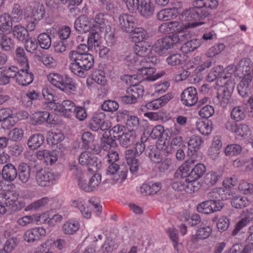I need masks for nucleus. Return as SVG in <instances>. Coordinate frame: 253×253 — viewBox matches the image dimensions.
Listing matches in <instances>:
<instances>
[{
  "label": "nucleus",
  "instance_id": "obj_41",
  "mask_svg": "<svg viewBox=\"0 0 253 253\" xmlns=\"http://www.w3.org/2000/svg\"><path fill=\"white\" fill-rule=\"evenodd\" d=\"M80 224L77 221H68L66 222L62 226V231L67 235H73L79 229Z\"/></svg>",
  "mask_w": 253,
  "mask_h": 253
},
{
  "label": "nucleus",
  "instance_id": "obj_40",
  "mask_svg": "<svg viewBox=\"0 0 253 253\" xmlns=\"http://www.w3.org/2000/svg\"><path fill=\"white\" fill-rule=\"evenodd\" d=\"M12 111L10 110H4V114H6L2 117L1 122V127L4 129H9L15 124V121L12 116Z\"/></svg>",
  "mask_w": 253,
  "mask_h": 253
},
{
  "label": "nucleus",
  "instance_id": "obj_59",
  "mask_svg": "<svg viewBox=\"0 0 253 253\" xmlns=\"http://www.w3.org/2000/svg\"><path fill=\"white\" fill-rule=\"evenodd\" d=\"M82 140L83 148L86 150H89L90 144L93 143L94 136L90 132L86 131L82 134Z\"/></svg>",
  "mask_w": 253,
  "mask_h": 253
},
{
  "label": "nucleus",
  "instance_id": "obj_8",
  "mask_svg": "<svg viewBox=\"0 0 253 253\" xmlns=\"http://www.w3.org/2000/svg\"><path fill=\"white\" fill-rule=\"evenodd\" d=\"M58 178V174H55L52 171L49 169H40L37 171L36 175L37 183L42 187L50 186Z\"/></svg>",
  "mask_w": 253,
  "mask_h": 253
},
{
  "label": "nucleus",
  "instance_id": "obj_16",
  "mask_svg": "<svg viewBox=\"0 0 253 253\" xmlns=\"http://www.w3.org/2000/svg\"><path fill=\"white\" fill-rule=\"evenodd\" d=\"M137 135L134 131H128L117 136L120 145L125 148L131 146L135 142Z\"/></svg>",
  "mask_w": 253,
  "mask_h": 253
},
{
  "label": "nucleus",
  "instance_id": "obj_53",
  "mask_svg": "<svg viewBox=\"0 0 253 253\" xmlns=\"http://www.w3.org/2000/svg\"><path fill=\"white\" fill-rule=\"evenodd\" d=\"M196 127L197 129L204 135H208L212 130L211 123L209 121H207V122L202 121L197 123Z\"/></svg>",
  "mask_w": 253,
  "mask_h": 253
},
{
  "label": "nucleus",
  "instance_id": "obj_20",
  "mask_svg": "<svg viewBox=\"0 0 253 253\" xmlns=\"http://www.w3.org/2000/svg\"><path fill=\"white\" fill-rule=\"evenodd\" d=\"M18 176L22 183L28 184L31 179V168L26 163H22L18 166Z\"/></svg>",
  "mask_w": 253,
  "mask_h": 253
},
{
  "label": "nucleus",
  "instance_id": "obj_32",
  "mask_svg": "<svg viewBox=\"0 0 253 253\" xmlns=\"http://www.w3.org/2000/svg\"><path fill=\"white\" fill-rule=\"evenodd\" d=\"M11 31L13 37L19 41L24 42L29 37L28 30L21 25L14 26Z\"/></svg>",
  "mask_w": 253,
  "mask_h": 253
},
{
  "label": "nucleus",
  "instance_id": "obj_39",
  "mask_svg": "<svg viewBox=\"0 0 253 253\" xmlns=\"http://www.w3.org/2000/svg\"><path fill=\"white\" fill-rule=\"evenodd\" d=\"M94 22L95 24L91 26V29L103 32L106 28V19L104 14L102 13L97 14L94 17Z\"/></svg>",
  "mask_w": 253,
  "mask_h": 253
},
{
  "label": "nucleus",
  "instance_id": "obj_12",
  "mask_svg": "<svg viewBox=\"0 0 253 253\" xmlns=\"http://www.w3.org/2000/svg\"><path fill=\"white\" fill-rule=\"evenodd\" d=\"M119 25L121 29L125 32L131 33L137 26L135 18L131 15L124 13L119 16Z\"/></svg>",
  "mask_w": 253,
  "mask_h": 253
},
{
  "label": "nucleus",
  "instance_id": "obj_55",
  "mask_svg": "<svg viewBox=\"0 0 253 253\" xmlns=\"http://www.w3.org/2000/svg\"><path fill=\"white\" fill-rule=\"evenodd\" d=\"M119 106L117 102L112 100H107L103 102L101 108L104 111L113 113L118 109Z\"/></svg>",
  "mask_w": 253,
  "mask_h": 253
},
{
  "label": "nucleus",
  "instance_id": "obj_5",
  "mask_svg": "<svg viewBox=\"0 0 253 253\" xmlns=\"http://www.w3.org/2000/svg\"><path fill=\"white\" fill-rule=\"evenodd\" d=\"M180 42L179 36L173 34L168 36L157 41L154 46L155 51L160 55H164L170 48Z\"/></svg>",
  "mask_w": 253,
  "mask_h": 253
},
{
  "label": "nucleus",
  "instance_id": "obj_17",
  "mask_svg": "<svg viewBox=\"0 0 253 253\" xmlns=\"http://www.w3.org/2000/svg\"><path fill=\"white\" fill-rule=\"evenodd\" d=\"M171 93H168L160 98L155 99L146 104V107L149 110H157L165 106L172 98Z\"/></svg>",
  "mask_w": 253,
  "mask_h": 253
},
{
  "label": "nucleus",
  "instance_id": "obj_46",
  "mask_svg": "<svg viewBox=\"0 0 253 253\" xmlns=\"http://www.w3.org/2000/svg\"><path fill=\"white\" fill-rule=\"evenodd\" d=\"M38 43L41 48L48 49L51 44V40L49 35L46 33L40 34L38 37Z\"/></svg>",
  "mask_w": 253,
  "mask_h": 253
},
{
  "label": "nucleus",
  "instance_id": "obj_13",
  "mask_svg": "<svg viewBox=\"0 0 253 253\" xmlns=\"http://www.w3.org/2000/svg\"><path fill=\"white\" fill-rule=\"evenodd\" d=\"M91 26L88 17L84 14L80 15L74 23V28L80 34L85 33L91 31Z\"/></svg>",
  "mask_w": 253,
  "mask_h": 253
},
{
  "label": "nucleus",
  "instance_id": "obj_14",
  "mask_svg": "<svg viewBox=\"0 0 253 253\" xmlns=\"http://www.w3.org/2000/svg\"><path fill=\"white\" fill-rule=\"evenodd\" d=\"M203 142L201 137L196 135L191 136L188 142V156L195 158V156L197 155V153Z\"/></svg>",
  "mask_w": 253,
  "mask_h": 253
},
{
  "label": "nucleus",
  "instance_id": "obj_19",
  "mask_svg": "<svg viewBox=\"0 0 253 253\" xmlns=\"http://www.w3.org/2000/svg\"><path fill=\"white\" fill-rule=\"evenodd\" d=\"M18 169L11 163L5 165L2 168L1 175L2 178L6 181H14L18 175Z\"/></svg>",
  "mask_w": 253,
  "mask_h": 253
},
{
  "label": "nucleus",
  "instance_id": "obj_34",
  "mask_svg": "<svg viewBox=\"0 0 253 253\" xmlns=\"http://www.w3.org/2000/svg\"><path fill=\"white\" fill-rule=\"evenodd\" d=\"M129 33L131 34L132 40L135 42L140 43L149 37L147 32L144 29L137 27V26H135L132 31Z\"/></svg>",
  "mask_w": 253,
  "mask_h": 253
},
{
  "label": "nucleus",
  "instance_id": "obj_30",
  "mask_svg": "<svg viewBox=\"0 0 253 253\" xmlns=\"http://www.w3.org/2000/svg\"><path fill=\"white\" fill-rule=\"evenodd\" d=\"M14 59L26 70L29 69L28 58L23 47H18L15 52Z\"/></svg>",
  "mask_w": 253,
  "mask_h": 253
},
{
  "label": "nucleus",
  "instance_id": "obj_10",
  "mask_svg": "<svg viewBox=\"0 0 253 253\" xmlns=\"http://www.w3.org/2000/svg\"><path fill=\"white\" fill-rule=\"evenodd\" d=\"M181 101L187 106L194 105L198 101V93L195 87L193 86L185 88L180 95Z\"/></svg>",
  "mask_w": 253,
  "mask_h": 253
},
{
  "label": "nucleus",
  "instance_id": "obj_15",
  "mask_svg": "<svg viewBox=\"0 0 253 253\" xmlns=\"http://www.w3.org/2000/svg\"><path fill=\"white\" fill-rule=\"evenodd\" d=\"M46 231L43 227H37L26 231L24 234V240L29 243L40 240L45 236Z\"/></svg>",
  "mask_w": 253,
  "mask_h": 253
},
{
  "label": "nucleus",
  "instance_id": "obj_54",
  "mask_svg": "<svg viewBox=\"0 0 253 253\" xmlns=\"http://www.w3.org/2000/svg\"><path fill=\"white\" fill-rule=\"evenodd\" d=\"M242 147L238 144L228 145L225 148V154L227 156H233L239 154L242 151Z\"/></svg>",
  "mask_w": 253,
  "mask_h": 253
},
{
  "label": "nucleus",
  "instance_id": "obj_49",
  "mask_svg": "<svg viewBox=\"0 0 253 253\" xmlns=\"http://www.w3.org/2000/svg\"><path fill=\"white\" fill-rule=\"evenodd\" d=\"M64 76L57 73H51L48 76L49 82L54 86L60 89L63 83Z\"/></svg>",
  "mask_w": 253,
  "mask_h": 253
},
{
  "label": "nucleus",
  "instance_id": "obj_33",
  "mask_svg": "<svg viewBox=\"0 0 253 253\" xmlns=\"http://www.w3.org/2000/svg\"><path fill=\"white\" fill-rule=\"evenodd\" d=\"M172 188L175 191H185L186 193H188L195 191V186H193L192 183L186 181V180L185 181L179 180L174 182L172 184Z\"/></svg>",
  "mask_w": 253,
  "mask_h": 253
},
{
  "label": "nucleus",
  "instance_id": "obj_9",
  "mask_svg": "<svg viewBox=\"0 0 253 253\" xmlns=\"http://www.w3.org/2000/svg\"><path fill=\"white\" fill-rule=\"evenodd\" d=\"M224 207L221 201L206 200L197 206V211L204 214H210L220 211Z\"/></svg>",
  "mask_w": 253,
  "mask_h": 253
},
{
  "label": "nucleus",
  "instance_id": "obj_60",
  "mask_svg": "<svg viewBox=\"0 0 253 253\" xmlns=\"http://www.w3.org/2000/svg\"><path fill=\"white\" fill-rule=\"evenodd\" d=\"M252 228L253 226L249 228L250 235L246 240L248 244L243 249L241 247V253H251L253 251V232H251Z\"/></svg>",
  "mask_w": 253,
  "mask_h": 253
},
{
  "label": "nucleus",
  "instance_id": "obj_1",
  "mask_svg": "<svg viewBox=\"0 0 253 253\" xmlns=\"http://www.w3.org/2000/svg\"><path fill=\"white\" fill-rule=\"evenodd\" d=\"M194 7L186 9L179 16L181 21L190 22L203 20L211 13V10L215 8L218 2L215 0H196Z\"/></svg>",
  "mask_w": 253,
  "mask_h": 253
},
{
  "label": "nucleus",
  "instance_id": "obj_64",
  "mask_svg": "<svg viewBox=\"0 0 253 253\" xmlns=\"http://www.w3.org/2000/svg\"><path fill=\"white\" fill-rule=\"evenodd\" d=\"M164 132L165 129L164 126L162 125H157L153 128L150 133V136L153 139H158L162 141Z\"/></svg>",
  "mask_w": 253,
  "mask_h": 253
},
{
  "label": "nucleus",
  "instance_id": "obj_27",
  "mask_svg": "<svg viewBox=\"0 0 253 253\" xmlns=\"http://www.w3.org/2000/svg\"><path fill=\"white\" fill-rule=\"evenodd\" d=\"M156 70L151 65L144 66L143 68L138 69V74L146 76V81H154L160 77L158 74H155Z\"/></svg>",
  "mask_w": 253,
  "mask_h": 253
},
{
  "label": "nucleus",
  "instance_id": "obj_24",
  "mask_svg": "<svg viewBox=\"0 0 253 253\" xmlns=\"http://www.w3.org/2000/svg\"><path fill=\"white\" fill-rule=\"evenodd\" d=\"M38 158L44 160L47 165H51L57 160V154L56 151H51L47 150L39 151L37 153Z\"/></svg>",
  "mask_w": 253,
  "mask_h": 253
},
{
  "label": "nucleus",
  "instance_id": "obj_37",
  "mask_svg": "<svg viewBox=\"0 0 253 253\" xmlns=\"http://www.w3.org/2000/svg\"><path fill=\"white\" fill-rule=\"evenodd\" d=\"M77 84L75 80L66 75L64 76V79L60 90L65 92L72 93L76 90Z\"/></svg>",
  "mask_w": 253,
  "mask_h": 253
},
{
  "label": "nucleus",
  "instance_id": "obj_22",
  "mask_svg": "<svg viewBox=\"0 0 253 253\" xmlns=\"http://www.w3.org/2000/svg\"><path fill=\"white\" fill-rule=\"evenodd\" d=\"M170 29L173 32L183 33L186 32V30L190 27H195L197 26L203 24L204 23L201 22H196L192 23H188L185 25L183 24L181 22L172 21L168 22Z\"/></svg>",
  "mask_w": 253,
  "mask_h": 253
},
{
  "label": "nucleus",
  "instance_id": "obj_25",
  "mask_svg": "<svg viewBox=\"0 0 253 253\" xmlns=\"http://www.w3.org/2000/svg\"><path fill=\"white\" fill-rule=\"evenodd\" d=\"M13 23L11 16L7 13L0 15V31L3 33H9L12 30Z\"/></svg>",
  "mask_w": 253,
  "mask_h": 253
},
{
  "label": "nucleus",
  "instance_id": "obj_23",
  "mask_svg": "<svg viewBox=\"0 0 253 253\" xmlns=\"http://www.w3.org/2000/svg\"><path fill=\"white\" fill-rule=\"evenodd\" d=\"M178 15L177 8H165L159 11L157 14V19L160 21H169L175 18Z\"/></svg>",
  "mask_w": 253,
  "mask_h": 253
},
{
  "label": "nucleus",
  "instance_id": "obj_2",
  "mask_svg": "<svg viewBox=\"0 0 253 253\" xmlns=\"http://www.w3.org/2000/svg\"><path fill=\"white\" fill-rule=\"evenodd\" d=\"M69 58L72 61L70 66L71 71L82 78L86 76L87 72L92 68L94 63L93 56L87 53L72 50L69 53Z\"/></svg>",
  "mask_w": 253,
  "mask_h": 253
},
{
  "label": "nucleus",
  "instance_id": "obj_57",
  "mask_svg": "<svg viewBox=\"0 0 253 253\" xmlns=\"http://www.w3.org/2000/svg\"><path fill=\"white\" fill-rule=\"evenodd\" d=\"M139 125V122L138 118L134 116H128L126 126L129 129L128 131H134L137 129Z\"/></svg>",
  "mask_w": 253,
  "mask_h": 253
},
{
  "label": "nucleus",
  "instance_id": "obj_11",
  "mask_svg": "<svg viewBox=\"0 0 253 253\" xmlns=\"http://www.w3.org/2000/svg\"><path fill=\"white\" fill-rule=\"evenodd\" d=\"M19 198V194L17 192H9L7 193H1L0 195V203L3 206L9 207L13 206V210H20L23 207V203H19V207H17L16 204Z\"/></svg>",
  "mask_w": 253,
  "mask_h": 253
},
{
  "label": "nucleus",
  "instance_id": "obj_38",
  "mask_svg": "<svg viewBox=\"0 0 253 253\" xmlns=\"http://www.w3.org/2000/svg\"><path fill=\"white\" fill-rule=\"evenodd\" d=\"M15 47L14 41L7 35L0 33V47L3 51H11Z\"/></svg>",
  "mask_w": 253,
  "mask_h": 253
},
{
  "label": "nucleus",
  "instance_id": "obj_6",
  "mask_svg": "<svg viewBox=\"0 0 253 253\" xmlns=\"http://www.w3.org/2000/svg\"><path fill=\"white\" fill-rule=\"evenodd\" d=\"M230 85L226 83L225 86L219 91L216 96L213 97L212 102L214 104L225 108L230 102L232 93L234 87V84L230 82Z\"/></svg>",
  "mask_w": 253,
  "mask_h": 253
},
{
  "label": "nucleus",
  "instance_id": "obj_48",
  "mask_svg": "<svg viewBox=\"0 0 253 253\" xmlns=\"http://www.w3.org/2000/svg\"><path fill=\"white\" fill-rule=\"evenodd\" d=\"M224 78V73L223 72V67L221 66L214 67L211 72L209 74L207 80L209 82H212L217 78Z\"/></svg>",
  "mask_w": 253,
  "mask_h": 253
},
{
  "label": "nucleus",
  "instance_id": "obj_44",
  "mask_svg": "<svg viewBox=\"0 0 253 253\" xmlns=\"http://www.w3.org/2000/svg\"><path fill=\"white\" fill-rule=\"evenodd\" d=\"M231 204L233 207L240 209L247 207L250 202L246 197L235 196L232 198Z\"/></svg>",
  "mask_w": 253,
  "mask_h": 253
},
{
  "label": "nucleus",
  "instance_id": "obj_26",
  "mask_svg": "<svg viewBox=\"0 0 253 253\" xmlns=\"http://www.w3.org/2000/svg\"><path fill=\"white\" fill-rule=\"evenodd\" d=\"M162 187L159 182L153 183L150 182L144 183L140 187V192L145 196L152 195L156 194Z\"/></svg>",
  "mask_w": 253,
  "mask_h": 253
},
{
  "label": "nucleus",
  "instance_id": "obj_3",
  "mask_svg": "<svg viewBox=\"0 0 253 253\" xmlns=\"http://www.w3.org/2000/svg\"><path fill=\"white\" fill-rule=\"evenodd\" d=\"M250 67L245 61L241 60L236 67L235 71L242 72L244 75L243 78L237 85L239 94L242 97L245 98L249 95L250 93L249 85L253 78V73H247Z\"/></svg>",
  "mask_w": 253,
  "mask_h": 253
},
{
  "label": "nucleus",
  "instance_id": "obj_52",
  "mask_svg": "<svg viewBox=\"0 0 253 253\" xmlns=\"http://www.w3.org/2000/svg\"><path fill=\"white\" fill-rule=\"evenodd\" d=\"M70 169L73 171V173L75 178L78 180V185L79 187H81V185L83 180V178H85L86 174L83 172L81 168L77 166L76 165L71 166Z\"/></svg>",
  "mask_w": 253,
  "mask_h": 253
},
{
  "label": "nucleus",
  "instance_id": "obj_47",
  "mask_svg": "<svg viewBox=\"0 0 253 253\" xmlns=\"http://www.w3.org/2000/svg\"><path fill=\"white\" fill-rule=\"evenodd\" d=\"M49 202L47 197H43L28 205L25 209L26 211H36L46 205Z\"/></svg>",
  "mask_w": 253,
  "mask_h": 253
},
{
  "label": "nucleus",
  "instance_id": "obj_63",
  "mask_svg": "<svg viewBox=\"0 0 253 253\" xmlns=\"http://www.w3.org/2000/svg\"><path fill=\"white\" fill-rule=\"evenodd\" d=\"M24 135L23 130L19 128H14L9 131L8 137L10 139L14 141H18L21 140Z\"/></svg>",
  "mask_w": 253,
  "mask_h": 253
},
{
  "label": "nucleus",
  "instance_id": "obj_4",
  "mask_svg": "<svg viewBox=\"0 0 253 253\" xmlns=\"http://www.w3.org/2000/svg\"><path fill=\"white\" fill-rule=\"evenodd\" d=\"M129 12L133 13L137 10L140 14L146 18L153 15L154 6L151 0H123Z\"/></svg>",
  "mask_w": 253,
  "mask_h": 253
},
{
  "label": "nucleus",
  "instance_id": "obj_62",
  "mask_svg": "<svg viewBox=\"0 0 253 253\" xmlns=\"http://www.w3.org/2000/svg\"><path fill=\"white\" fill-rule=\"evenodd\" d=\"M235 133L238 136L246 138L251 134V129L246 124H238Z\"/></svg>",
  "mask_w": 253,
  "mask_h": 253
},
{
  "label": "nucleus",
  "instance_id": "obj_56",
  "mask_svg": "<svg viewBox=\"0 0 253 253\" xmlns=\"http://www.w3.org/2000/svg\"><path fill=\"white\" fill-rule=\"evenodd\" d=\"M92 80L97 84L104 85L106 84V79L104 76V72L101 70H95L91 74Z\"/></svg>",
  "mask_w": 253,
  "mask_h": 253
},
{
  "label": "nucleus",
  "instance_id": "obj_58",
  "mask_svg": "<svg viewBox=\"0 0 253 253\" xmlns=\"http://www.w3.org/2000/svg\"><path fill=\"white\" fill-rule=\"evenodd\" d=\"M100 38L99 31L91 29L90 35L87 39V45L89 47L92 48L93 44L95 46L98 45V41Z\"/></svg>",
  "mask_w": 253,
  "mask_h": 253
},
{
  "label": "nucleus",
  "instance_id": "obj_51",
  "mask_svg": "<svg viewBox=\"0 0 253 253\" xmlns=\"http://www.w3.org/2000/svg\"><path fill=\"white\" fill-rule=\"evenodd\" d=\"M250 223V219L247 218H243L239 220L235 225L234 228L232 231L231 235L233 236L242 232V230Z\"/></svg>",
  "mask_w": 253,
  "mask_h": 253
},
{
  "label": "nucleus",
  "instance_id": "obj_50",
  "mask_svg": "<svg viewBox=\"0 0 253 253\" xmlns=\"http://www.w3.org/2000/svg\"><path fill=\"white\" fill-rule=\"evenodd\" d=\"M212 232L211 228L209 226H206L199 228L196 234V238H193V242L197 241V239L203 240L208 238Z\"/></svg>",
  "mask_w": 253,
  "mask_h": 253
},
{
  "label": "nucleus",
  "instance_id": "obj_42",
  "mask_svg": "<svg viewBox=\"0 0 253 253\" xmlns=\"http://www.w3.org/2000/svg\"><path fill=\"white\" fill-rule=\"evenodd\" d=\"M201 45L200 40L197 39H193L186 42L181 47V51L184 53L193 51Z\"/></svg>",
  "mask_w": 253,
  "mask_h": 253
},
{
  "label": "nucleus",
  "instance_id": "obj_7",
  "mask_svg": "<svg viewBox=\"0 0 253 253\" xmlns=\"http://www.w3.org/2000/svg\"><path fill=\"white\" fill-rule=\"evenodd\" d=\"M79 163L83 166L87 167L89 171H97L101 165L100 161L88 151L82 152L78 158Z\"/></svg>",
  "mask_w": 253,
  "mask_h": 253
},
{
  "label": "nucleus",
  "instance_id": "obj_29",
  "mask_svg": "<svg viewBox=\"0 0 253 253\" xmlns=\"http://www.w3.org/2000/svg\"><path fill=\"white\" fill-rule=\"evenodd\" d=\"M101 181V176L99 173L94 174L89 180L87 186L81 185L80 188L86 192L95 190Z\"/></svg>",
  "mask_w": 253,
  "mask_h": 253
},
{
  "label": "nucleus",
  "instance_id": "obj_35",
  "mask_svg": "<svg viewBox=\"0 0 253 253\" xmlns=\"http://www.w3.org/2000/svg\"><path fill=\"white\" fill-rule=\"evenodd\" d=\"M44 137L40 133L34 134L31 136L27 142L29 148L31 150H35L39 148L43 144Z\"/></svg>",
  "mask_w": 253,
  "mask_h": 253
},
{
  "label": "nucleus",
  "instance_id": "obj_31",
  "mask_svg": "<svg viewBox=\"0 0 253 253\" xmlns=\"http://www.w3.org/2000/svg\"><path fill=\"white\" fill-rule=\"evenodd\" d=\"M76 106L74 103L71 100H66L60 104L59 113L64 117H70L74 111H76Z\"/></svg>",
  "mask_w": 253,
  "mask_h": 253
},
{
  "label": "nucleus",
  "instance_id": "obj_18",
  "mask_svg": "<svg viewBox=\"0 0 253 253\" xmlns=\"http://www.w3.org/2000/svg\"><path fill=\"white\" fill-rule=\"evenodd\" d=\"M206 170L204 165L201 163L197 164L194 167L192 166V170L188 175V178H186V181L191 183L196 181L204 174Z\"/></svg>",
  "mask_w": 253,
  "mask_h": 253
},
{
  "label": "nucleus",
  "instance_id": "obj_36",
  "mask_svg": "<svg viewBox=\"0 0 253 253\" xmlns=\"http://www.w3.org/2000/svg\"><path fill=\"white\" fill-rule=\"evenodd\" d=\"M231 119L235 122H241L246 117V108L244 106H238L234 107L231 111Z\"/></svg>",
  "mask_w": 253,
  "mask_h": 253
},
{
  "label": "nucleus",
  "instance_id": "obj_28",
  "mask_svg": "<svg viewBox=\"0 0 253 253\" xmlns=\"http://www.w3.org/2000/svg\"><path fill=\"white\" fill-rule=\"evenodd\" d=\"M33 123L34 125H40L44 122L52 124L53 119L50 117L49 113L46 111L36 112L32 117Z\"/></svg>",
  "mask_w": 253,
  "mask_h": 253
},
{
  "label": "nucleus",
  "instance_id": "obj_61",
  "mask_svg": "<svg viewBox=\"0 0 253 253\" xmlns=\"http://www.w3.org/2000/svg\"><path fill=\"white\" fill-rule=\"evenodd\" d=\"M117 139V136L113 135L112 136L111 135H108L105 132L103 134L101 138V142H103V144H106L111 147V148H115L117 147V144L116 139Z\"/></svg>",
  "mask_w": 253,
  "mask_h": 253
},
{
  "label": "nucleus",
  "instance_id": "obj_21",
  "mask_svg": "<svg viewBox=\"0 0 253 253\" xmlns=\"http://www.w3.org/2000/svg\"><path fill=\"white\" fill-rule=\"evenodd\" d=\"M29 69L26 70V68L20 70L16 79V82L20 85L27 86L31 84L34 80V75L29 72Z\"/></svg>",
  "mask_w": 253,
  "mask_h": 253
},
{
  "label": "nucleus",
  "instance_id": "obj_43",
  "mask_svg": "<svg viewBox=\"0 0 253 253\" xmlns=\"http://www.w3.org/2000/svg\"><path fill=\"white\" fill-rule=\"evenodd\" d=\"M197 161V160L195 158L191 157L179 168L178 170L181 172L182 177L188 178V175L192 170V166L191 165H194Z\"/></svg>",
  "mask_w": 253,
  "mask_h": 253
},
{
  "label": "nucleus",
  "instance_id": "obj_45",
  "mask_svg": "<svg viewBox=\"0 0 253 253\" xmlns=\"http://www.w3.org/2000/svg\"><path fill=\"white\" fill-rule=\"evenodd\" d=\"M152 49V47L148 45V43L141 42L140 44L136 45L135 47V51L136 54L141 57H149Z\"/></svg>",
  "mask_w": 253,
  "mask_h": 253
}]
</instances>
